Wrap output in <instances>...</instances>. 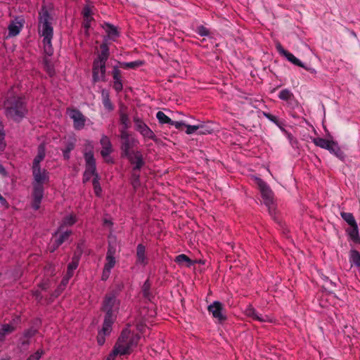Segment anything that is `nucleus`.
Segmentation results:
<instances>
[{
  "label": "nucleus",
  "instance_id": "11",
  "mask_svg": "<svg viewBox=\"0 0 360 360\" xmlns=\"http://www.w3.org/2000/svg\"><path fill=\"white\" fill-rule=\"evenodd\" d=\"M139 143V140L134 137L121 141V157L124 158L127 155L136 153V151L134 150V148L137 147Z\"/></svg>",
  "mask_w": 360,
  "mask_h": 360
},
{
  "label": "nucleus",
  "instance_id": "5",
  "mask_svg": "<svg viewBox=\"0 0 360 360\" xmlns=\"http://www.w3.org/2000/svg\"><path fill=\"white\" fill-rule=\"evenodd\" d=\"M256 184L260 191L264 205L268 207L270 214L275 213V205L274 202V193L269 185L262 179L257 178Z\"/></svg>",
  "mask_w": 360,
  "mask_h": 360
},
{
  "label": "nucleus",
  "instance_id": "19",
  "mask_svg": "<svg viewBox=\"0 0 360 360\" xmlns=\"http://www.w3.org/2000/svg\"><path fill=\"white\" fill-rule=\"evenodd\" d=\"M100 143L102 146L101 155L103 158H105L108 156L112 151V143L110 142V139L105 135L102 136Z\"/></svg>",
  "mask_w": 360,
  "mask_h": 360
},
{
  "label": "nucleus",
  "instance_id": "33",
  "mask_svg": "<svg viewBox=\"0 0 360 360\" xmlns=\"http://www.w3.org/2000/svg\"><path fill=\"white\" fill-rule=\"evenodd\" d=\"M142 292L143 296L150 301L152 298L153 297V295H152V292H150V283L148 279H147L143 286H142Z\"/></svg>",
  "mask_w": 360,
  "mask_h": 360
},
{
  "label": "nucleus",
  "instance_id": "35",
  "mask_svg": "<svg viewBox=\"0 0 360 360\" xmlns=\"http://www.w3.org/2000/svg\"><path fill=\"white\" fill-rule=\"evenodd\" d=\"M349 262L352 265L356 266L360 264V252L356 250H351L349 252Z\"/></svg>",
  "mask_w": 360,
  "mask_h": 360
},
{
  "label": "nucleus",
  "instance_id": "57",
  "mask_svg": "<svg viewBox=\"0 0 360 360\" xmlns=\"http://www.w3.org/2000/svg\"><path fill=\"white\" fill-rule=\"evenodd\" d=\"M72 276H68V274H65L64 276V277L63 278L61 282H60V284L59 285L61 287H63V288H65V286L67 285V284L69 282V280L72 278Z\"/></svg>",
  "mask_w": 360,
  "mask_h": 360
},
{
  "label": "nucleus",
  "instance_id": "21",
  "mask_svg": "<svg viewBox=\"0 0 360 360\" xmlns=\"http://www.w3.org/2000/svg\"><path fill=\"white\" fill-rule=\"evenodd\" d=\"M23 27V22L12 21L8 27V37H13L18 35Z\"/></svg>",
  "mask_w": 360,
  "mask_h": 360
},
{
  "label": "nucleus",
  "instance_id": "13",
  "mask_svg": "<svg viewBox=\"0 0 360 360\" xmlns=\"http://www.w3.org/2000/svg\"><path fill=\"white\" fill-rule=\"evenodd\" d=\"M277 50L281 55L284 56L288 61L292 63V64L303 68L305 70H308L307 68L304 65V64L297 58H296L292 53L289 52L288 51L284 49L281 44H278L277 46Z\"/></svg>",
  "mask_w": 360,
  "mask_h": 360
},
{
  "label": "nucleus",
  "instance_id": "62",
  "mask_svg": "<svg viewBox=\"0 0 360 360\" xmlns=\"http://www.w3.org/2000/svg\"><path fill=\"white\" fill-rule=\"evenodd\" d=\"M64 289L65 288H63V287L58 285L57 289L54 291V292L53 293L52 295L55 297H57L58 296H59L61 294V292L64 290Z\"/></svg>",
  "mask_w": 360,
  "mask_h": 360
},
{
  "label": "nucleus",
  "instance_id": "32",
  "mask_svg": "<svg viewBox=\"0 0 360 360\" xmlns=\"http://www.w3.org/2000/svg\"><path fill=\"white\" fill-rule=\"evenodd\" d=\"M124 283L122 282H117L113 285L111 290L107 293L108 295H111L113 297L117 298L120 293L124 289Z\"/></svg>",
  "mask_w": 360,
  "mask_h": 360
},
{
  "label": "nucleus",
  "instance_id": "51",
  "mask_svg": "<svg viewBox=\"0 0 360 360\" xmlns=\"http://www.w3.org/2000/svg\"><path fill=\"white\" fill-rule=\"evenodd\" d=\"M76 222V218L74 215H69L64 218L63 224L66 226H72Z\"/></svg>",
  "mask_w": 360,
  "mask_h": 360
},
{
  "label": "nucleus",
  "instance_id": "25",
  "mask_svg": "<svg viewBox=\"0 0 360 360\" xmlns=\"http://www.w3.org/2000/svg\"><path fill=\"white\" fill-rule=\"evenodd\" d=\"M116 318L115 317L105 316L102 329L99 332L109 335L112 330V326Z\"/></svg>",
  "mask_w": 360,
  "mask_h": 360
},
{
  "label": "nucleus",
  "instance_id": "38",
  "mask_svg": "<svg viewBox=\"0 0 360 360\" xmlns=\"http://www.w3.org/2000/svg\"><path fill=\"white\" fill-rule=\"evenodd\" d=\"M330 140H328L323 138H314L313 139V143L316 146L321 148L326 149L328 148V143H330Z\"/></svg>",
  "mask_w": 360,
  "mask_h": 360
},
{
  "label": "nucleus",
  "instance_id": "54",
  "mask_svg": "<svg viewBox=\"0 0 360 360\" xmlns=\"http://www.w3.org/2000/svg\"><path fill=\"white\" fill-rule=\"evenodd\" d=\"M115 253H116V247H115V245H112L111 243H109L108 247V251H107V253H106V256L115 257Z\"/></svg>",
  "mask_w": 360,
  "mask_h": 360
},
{
  "label": "nucleus",
  "instance_id": "39",
  "mask_svg": "<svg viewBox=\"0 0 360 360\" xmlns=\"http://www.w3.org/2000/svg\"><path fill=\"white\" fill-rule=\"evenodd\" d=\"M340 215L342 218L349 225L352 226L356 224V221L353 216V214L350 212H341Z\"/></svg>",
  "mask_w": 360,
  "mask_h": 360
},
{
  "label": "nucleus",
  "instance_id": "49",
  "mask_svg": "<svg viewBox=\"0 0 360 360\" xmlns=\"http://www.w3.org/2000/svg\"><path fill=\"white\" fill-rule=\"evenodd\" d=\"M185 127H186V133L187 134H192L195 132L198 131L199 129H202L203 125H189L186 124Z\"/></svg>",
  "mask_w": 360,
  "mask_h": 360
},
{
  "label": "nucleus",
  "instance_id": "20",
  "mask_svg": "<svg viewBox=\"0 0 360 360\" xmlns=\"http://www.w3.org/2000/svg\"><path fill=\"white\" fill-rule=\"evenodd\" d=\"M60 229L61 227L58 229L57 232L54 233V235L52 237V239H55V240L56 241V247H59L63 243L67 241L72 234L71 231H65L63 233H60Z\"/></svg>",
  "mask_w": 360,
  "mask_h": 360
},
{
  "label": "nucleus",
  "instance_id": "56",
  "mask_svg": "<svg viewBox=\"0 0 360 360\" xmlns=\"http://www.w3.org/2000/svg\"><path fill=\"white\" fill-rule=\"evenodd\" d=\"M44 65L48 73L51 75L53 72V69L51 65L49 60L46 58L44 59Z\"/></svg>",
  "mask_w": 360,
  "mask_h": 360
},
{
  "label": "nucleus",
  "instance_id": "9",
  "mask_svg": "<svg viewBox=\"0 0 360 360\" xmlns=\"http://www.w3.org/2000/svg\"><path fill=\"white\" fill-rule=\"evenodd\" d=\"M135 129L139 131L145 139L156 141V136L150 127L138 116L133 117Z\"/></svg>",
  "mask_w": 360,
  "mask_h": 360
},
{
  "label": "nucleus",
  "instance_id": "48",
  "mask_svg": "<svg viewBox=\"0 0 360 360\" xmlns=\"http://www.w3.org/2000/svg\"><path fill=\"white\" fill-rule=\"evenodd\" d=\"M96 175H98L96 171H91V170L89 171V169H85V171H84V173L83 175V182L86 183L87 181H89L90 180V179L91 178L92 176H94V177H96Z\"/></svg>",
  "mask_w": 360,
  "mask_h": 360
},
{
  "label": "nucleus",
  "instance_id": "46",
  "mask_svg": "<svg viewBox=\"0 0 360 360\" xmlns=\"http://www.w3.org/2000/svg\"><path fill=\"white\" fill-rule=\"evenodd\" d=\"M115 263H116V260H115V257L106 256L104 267L105 269H108L111 270L115 266Z\"/></svg>",
  "mask_w": 360,
  "mask_h": 360
},
{
  "label": "nucleus",
  "instance_id": "61",
  "mask_svg": "<svg viewBox=\"0 0 360 360\" xmlns=\"http://www.w3.org/2000/svg\"><path fill=\"white\" fill-rule=\"evenodd\" d=\"M110 271H111L110 269H105V267H103V273H102V277H101L103 281H105V280H107L109 278V276L110 274Z\"/></svg>",
  "mask_w": 360,
  "mask_h": 360
},
{
  "label": "nucleus",
  "instance_id": "50",
  "mask_svg": "<svg viewBox=\"0 0 360 360\" xmlns=\"http://www.w3.org/2000/svg\"><path fill=\"white\" fill-rule=\"evenodd\" d=\"M44 353V350L39 349L34 354H31L26 360H39Z\"/></svg>",
  "mask_w": 360,
  "mask_h": 360
},
{
  "label": "nucleus",
  "instance_id": "15",
  "mask_svg": "<svg viewBox=\"0 0 360 360\" xmlns=\"http://www.w3.org/2000/svg\"><path fill=\"white\" fill-rule=\"evenodd\" d=\"M118 114L120 117V122L122 127L130 128L131 122L128 115V108L123 103L119 105Z\"/></svg>",
  "mask_w": 360,
  "mask_h": 360
},
{
  "label": "nucleus",
  "instance_id": "24",
  "mask_svg": "<svg viewBox=\"0 0 360 360\" xmlns=\"http://www.w3.org/2000/svg\"><path fill=\"white\" fill-rule=\"evenodd\" d=\"M146 248L143 244H139L136 248V263L145 266L148 263V258L145 255Z\"/></svg>",
  "mask_w": 360,
  "mask_h": 360
},
{
  "label": "nucleus",
  "instance_id": "52",
  "mask_svg": "<svg viewBox=\"0 0 360 360\" xmlns=\"http://www.w3.org/2000/svg\"><path fill=\"white\" fill-rule=\"evenodd\" d=\"M94 20V18H84L82 26L85 29L86 35H89V29L91 27V22Z\"/></svg>",
  "mask_w": 360,
  "mask_h": 360
},
{
  "label": "nucleus",
  "instance_id": "23",
  "mask_svg": "<svg viewBox=\"0 0 360 360\" xmlns=\"http://www.w3.org/2000/svg\"><path fill=\"white\" fill-rule=\"evenodd\" d=\"M84 158L86 162V169L89 171H96V160L94 158V153L91 150L85 152Z\"/></svg>",
  "mask_w": 360,
  "mask_h": 360
},
{
  "label": "nucleus",
  "instance_id": "31",
  "mask_svg": "<svg viewBox=\"0 0 360 360\" xmlns=\"http://www.w3.org/2000/svg\"><path fill=\"white\" fill-rule=\"evenodd\" d=\"M245 314L248 317L252 318L253 320H256V321H258L260 322L264 321V319L258 314V313L256 311V310L252 306H248L246 308Z\"/></svg>",
  "mask_w": 360,
  "mask_h": 360
},
{
  "label": "nucleus",
  "instance_id": "45",
  "mask_svg": "<svg viewBox=\"0 0 360 360\" xmlns=\"http://www.w3.org/2000/svg\"><path fill=\"white\" fill-rule=\"evenodd\" d=\"M111 74L113 79V82L122 81V72L120 71L118 67L114 66Z\"/></svg>",
  "mask_w": 360,
  "mask_h": 360
},
{
  "label": "nucleus",
  "instance_id": "29",
  "mask_svg": "<svg viewBox=\"0 0 360 360\" xmlns=\"http://www.w3.org/2000/svg\"><path fill=\"white\" fill-rule=\"evenodd\" d=\"M351 229L348 230V235L349 236L350 238L355 243H360V236L359 234V229H358V225L357 223L350 226Z\"/></svg>",
  "mask_w": 360,
  "mask_h": 360
},
{
  "label": "nucleus",
  "instance_id": "55",
  "mask_svg": "<svg viewBox=\"0 0 360 360\" xmlns=\"http://www.w3.org/2000/svg\"><path fill=\"white\" fill-rule=\"evenodd\" d=\"M112 87L117 93L121 92L123 89L122 81L113 82Z\"/></svg>",
  "mask_w": 360,
  "mask_h": 360
},
{
  "label": "nucleus",
  "instance_id": "3",
  "mask_svg": "<svg viewBox=\"0 0 360 360\" xmlns=\"http://www.w3.org/2000/svg\"><path fill=\"white\" fill-rule=\"evenodd\" d=\"M34 181L32 183V207L37 210L40 207L41 200L44 197V184L49 181V172L46 169H41L39 167H32Z\"/></svg>",
  "mask_w": 360,
  "mask_h": 360
},
{
  "label": "nucleus",
  "instance_id": "43",
  "mask_svg": "<svg viewBox=\"0 0 360 360\" xmlns=\"http://www.w3.org/2000/svg\"><path fill=\"white\" fill-rule=\"evenodd\" d=\"M94 6L86 4L84 6L82 14L84 18H94L91 15H93L92 9Z\"/></svg>",
  "mask_w": 360,
  "mask_h": 360
},
{
  "label": "nucleus",
  "instance_id": "22",
  "mask_svg": "<svg viewBox=\"0 0 360 360\" xmlns=\"http://www.w3.org/2000/svg\"><path fill=\"white\" fill-rule=\"evenodd\" d=\"M46 156V148L43 143H41L37 148V155L34 158L32 167H39L40 162L43 161Z\"/></svg>",
  "mask_w": 360,
  "mask_h": 360
},
{
  "label": "nucleus",
  "instance_id": "1",
  "mask_svg": "<svg viewBox=\"0 0 360 360\" xmlns=\"http://www.w3.org/2000/svg\"><path fill=\"white\" fill-rule=\"evenodd\" d=\"M2 108L5 117L16 123H20L29 112L25 97L16 94L13 90L8 91L4 96Z\"/></svg>",
  "mask_w": 360,
  "mask_h": 360
},
{
  "label": "nucleus",
  "instance_id": "17",
  "mask_svg": "<svg viewBox=\"0 0 360 360\" xmlns=\"http://www.w3.org/2000/svg\"><path fill=\"white\" fill-rule=\"evenodd\" d=\"M326 150H328L331 154H333L335 157L341 160H343L345 158V153L340 149L338 143L333 140L330 141V143H328V148H326Z\"/></svg>",
  "mask_w": 360,
  "mask_h": 360
},
{
  "label": "nucleus",
  "instance_id": "27",
  "mask_svg": "<svg viewBox=\"0 0 360 360\" xmlns=\"http://www.w3.org/2000/svg\"><path fill=\"white\" fill-rule=\"evenodd\" d=\"M102 103L104 108L108 111L114 110V105L110 99V95L108 91L103 89L101 91Z\"/></svg>",
  "mask_w": 360,
  "mask_h": 360
},
{
  "label": "nucleus",
  "instance_id": "30",
  "mask_svg": "<svg viewBox=\"0 0 360 360\" xmlns=\"http://www.w3.org/2000/svg\"><path fill=\"white\" fill-rule=\"evenodd\" d=\"M15 330V327L11 324L5 323L0 329V342L4 340L5 336Z\"/></svg>",
  "mask_w": 360,
  "mask_h": 360
},
{
  "label": "nucleus",
  "instance_id": "41",
  "mask_svg": "<svg viewBox=\"0 0 360 360\" xmlns=\"http://www.w3.org/2000/svg\"><path fill=\"white\" fill-rule=\"evenodd\" d=\"M294 97L293 94L288 89H285L280 91L278 98L281 100L288 101Z\"/></svg>",
  "mask_w": 360,
  "mask_h": 360
},
{
  "label": "nucleus",
  "instance_id": "60",
  "mask_svg": "<svg viewBox=\"0 0 360 360\" xmlns=\"http://www.w3.org/2000/svg\"><path fill=\"white\" fill-rule=\"evenodd\" d=\"M37 332V330H35L34 328H30V329L27 330V331H25L24 335L27 338H30L33 337L34 335H35Z\"/></svg>",
  "mask_w": 360,
  "mask_h": 360
},
{
  "label": "nucleus",
  "instance_id": "14",
  "mask_svg": "<svg viewBox=\"0 0 360 360\" xmlns=\"http://www.w3.org/2000/svg\"><path fill=\"white\" fill-rule=\"evenodd\" d=\"M82 254V251L80 249L79 246L78 245L77 250L75 252L72 257L71 262L68 265L66 274H68V276H73L74 271L77 268L79 265Z\"/></svg>",
  "mask_w": 360,
  "mask_h": 360
},
{
  "label": "nucleus",
  "instance_id": "10",
  "mask_svg": "<svg viewBox=\"0 0 360 360\" xmlns=\"http://www.w3.org/2000/svg\"><path fill=\"white\" fill-rule=\"evenodd\" d=\"M105 63L95 60L93 63L92 75L94 82L105 81Z\"/></svg>",
  "mask_w": 360,
  "mask_h": 360
},
{
  "label": "nucleus",
  "instance_id": "47",
  "mask_svg": "<svg viewBox=\"0 0 360 360\" xmlns=\"http://www.w3.org/2000/svg\"><path fill=\"white\" fill-rule=\"evenodd\" d=\"M128 129L129 128H124V127H122L121 129H120V139L121 141L127 140V139L133 137L131 135V134L127 131Z\"/></svg>",
  "mask_w": 360,
  "mask_h": 360
},
{
  "label": "nucleus",
  "instance_id": "6",
  "mask_svg": "<svg viewBox=\"0 0 360 360\" xmlns=\"http://www.w3.org/2000/svg\"><path fill=\"white\" fill-rule=\"evenodd\" d=\"M120 301L111 295H105L101 307V311L105 312V316L117 318L120 309Z\"/></svg>",
  "mask_w": 360,
  "mask_h": 360
},
{
  "label": "nucleus",
  "instance_id": "18",
  "mask_svg": "<svg viewBox=\"0 0 360 360\" xmlns=\"http://www.w3.org/2000/svg\"><path fill=\"white\" fill-rule=\"evenodd\" d=\"M110 56V50L108 43L105 40L100 45V53L98 55V57L95 59V60H98L99 62L106 63Z\"/></svg>",
  "mask_w": 360,
  "mask_h": 360
},
{
  "label": "nucleus",
  "instance_id": "44",
  "mask_svg": "<svg viewBox=\"0 0 360 360\" xmlns=\"http://www.w3.org/2000/svg\"><path fill=\"white\" fill-rule=\"evenodd\" d=\"M195 32L202 37H207L210 35V30L203 25L197 26Z\"/></svg>",
  "mask_w": 360,
  "mask_h": 360
},
{
  "label": "nucleus",
  "instance_id": "63",
  "mask_svg": "<svg viewBox=\"0 0 360 360\" xmlns=\"http://www.w3.org/2000/svg\"><path fill=\"white\" fill-rule=\"evenodd\" d=\"M210 132H211V130L207 129L205 126H203L202 129H199L198 130V134H210Z\"/></svg>",
  "mask_w": 360,
  "mask_h": 360
},
{
  "label": "nucleus",
  "instance_id": "16",
  "mask_svg": "<svg viewBox=\"0 0 360 360\" xmlns=\"http://www.w3.org/2000/svg\"><path fill=\"white\" fill-rule=\"evenodd\" d=\"M101 27L105 31L110 39L115 41V39L120 36V32L117 27L112 24L103 22Z\"/></svg>",
  "mask_w": 360,
  "mask_h": 360
},
{
  "label": "nucleus",
  "instance_id": "4",
  "mask_svg": "<svg viewBox=\"0 0 360 360\" xmlns=\"http://www.w3.org/2000/svg\"><path fill=\"white\" fill-rule=\"evenodd\" d=\"M140 340V335L132 333L129 328L121 332L114 347L120 352V356L127 355L132 352Z\"/></svg>",
  "mask_w": 360,
  "mask_h": 360
},
{
  "label": "nucleus",
  "instance_id": "2",
  "mask_svg": "<svg viewBox=\"0 0 360 360\" xmlns=\"http://www.w3.org/2000/svg\"><path fill=\"white\" fill-rule=\"evenodd\" d=\"M53 17L50 14L48 7L44 4L39 12V34L43 37L44 51L46 55L51 56L53 53L52 39L53 28L51 25Z\"/></svg>",
  "mask_w": 360,
  "mask_h": 360
},
{
  "label": "nucleus",
  "instance_id": "37",
  "mask_svg": "<svg viewBox=\"0 0 360 360\" xmlns=\"http://www.w3.org/2000/svg\"><path fill=\"white\" fill-rule=\"evenodd\" d=\"M156 117L158 122L162 124H167L170 125L172 123V120L162 111H158L156 113Z\"/></svg>",
  "mask_w": 360,
  "mask_h": 360
},
{
  "label": "nucleus",
  "instance_id": "58",
  "mask_svg": "<svg viewBox=\"0 0 360 360\" xmlns=\"http://www.w3.org/2000/svg\"><path fill=\"white\" fill-rule=\"evenodd\" d=\"M107 335H104L103 333L98 332V336H97V342L99 345H103L105 343V337Z\"/></svg>",
  "mask_w": 360,
  "mask_h": 360
},
{
  "label": "nucleus",
  "instance_id": "64",
  "mask_svg": "<svg viewBox=\"0 0 360 360\" xmlns=\"http://www.w3.org/2000/svg\"><path fill=\"white\" fill-rule=\"evenodd\" d=\"M58 247H56V241L55 239H53L52 244L51 245L49 249L51 252H54Z\"/></svg>",
  "mask_w": 360,
  "mask_h": 360
},
{
  "label": "nucleus",
  "instance_id": "53",
  "mask_svg": "<svg viewBox=\"0 0 360 360\" xmlns=\"http://www.w3.org/2000/svg\"><path fill=\"white\" fill-rule=\"evenodd\" d=\"M117 356H120V352L117 349L113 347L111 352L108 355L105 360H115Z\"/></svg>",
  "mask_w": 360,
  "mask_h": 360
},
{
  "label": "nucleus",
  "instance_id": "12",
  "mask_svg": "<svg viewBox=\"0 0 360 360\" xmlns=\"http://www.w3.org/2000/svg\"><path fill=\"white\" fill-rule=\"evenodd\" d=\"M124 158H126L130 164L133 165L131 170L140 171L143 166L145 165L143 155L139 150H136V153L127 155Z\"/></svg>",
  "mask_w": 360,
  "mask_h": 360
},
{
  "label": "nucleus",
  "instance_id": "8",
  "mask_svg": "<svg viewBox=\"0 0 360 360\" xmlns=\"http://www.w3.org/2000/svg\"><path fill=\"white\" fill-rule=\"evenodd\" d=\"M67 113L73 121V127L75 130L79 131L84 128L86 117L77 108H68Z\"/></svg>",
  "mask_w": 360,
  "mask_h": 360
},
{
  "label": "nucleus",
  "instance_id": "59",
  "mask_svg": "<svg viewBox=\"0 0 360 360\" xmlns=\"http://www.w3.org/2000/svg\"><path fill=\"white\" fill-rule=\"evenodd\" d=\"M172 126H174L177 129H182L184 127H185L186 124L183 122L179 121H173L172 120L171 124Z\"/></svg>",
  "mask_w": 360,
  "mask_h": 360
},
{
  "label": "nucleus",
  "instance_id": "28",
  "mask_svg": "<svg viewBox=\"0 0 360 360\" xmlns=\"http://www.w3.org/2000/svg\"><path fill=\"white\" fill-rule=\"evenodd\" d=\"M174 262L179 265H185L187 267H190L193 264V262L184 254L177 255L174 259Z\"/></svg>",
  "mask_w": 360,
  "mask_h": 360
},
{
  "label": "nucleus",
  "instance_id": "7",
  "mask_svg": "<svg viewBox=\"0 0 360 360\" xmlns=\"http://www.w3.org/2000/svg\"><path fill=\"white\" fill-rule=\"evenodd\" d=\"M207 311L212 314V318L219 323L224 322L227 319L224 305L219 301H214L212 304H210L207 307Z\"/></svg>",
  "mask_w": 360,
  "mask_h": 360
},
{
  "label": "nucleus",
  "instance_id": "26",
  "mask_svg": "<svg viewBox=\"0 0 360 360\" xmlns=\"http://www.w3.org/2000/svg\"><path fill=\"white\" fill-rule=\"evenodd\" d=\"M263 115L266 118H267L269 121L274 123L282 131H285V124L284 121L280 120L279 119H278L277 117H276L275 115H274L269 112H263Z\"/></svg>",
  "mask_w": 360,
  "mask_h": 360
},
{
  "label": "nucleus",
  "instance_id": "42",
  "mask_svg": "<svg viewBox=\"0 0 360 360\" xmlns=\"http://www.w3.org/2000/svg\"><path fill=\"white\" fill-rule=\"evenodd\" d=\"M92 184L96 195L100 196L102 192V188L100 185L98 175H96V177H94Z\"/></svg>",
  "mask_w": 360,
  "mask_h": 360
},
{
  "label": "nucleus",
  "instance_id": "34",
  "mask_svg": "<svg viewBox=\"0 0 360 360\" xmlns=\"http://www.w3.org/2000/svg\"><path fill=\"white\" fill-rule=\"evenodd\" d=\"M143 62L142 60H135L131 62H122L120 63V66L124 69H136L143 65Z\"/></svg>",
  "mask_w": 360,
  "mask_h": 360
},
{
  "label": "nucleus",
  "instance_id": "40",
  "mask_svg": "<svg viewBox=\"0 0 360 360\" xmlns=\"http://www.w3.org/2000/svg\"><path fill=\"white\" fill-rule=\"evenodd\" d=\"M75 148V143L72 142H68L65 148L62 149L63 158L65 160H69L70 159V152Z\"/></svg>",
  "mask_w": 360,
  "mask_h": 360
},
{
  "label": "nucleus",
  "instance_id": "36",
  "mask_svg": "<svg viewBox=\"0 0 360 360\" xmlns=\"http://www.w3.org/2000/svg\"><path fill=\"white\" fill-rule=\"evenodd\" d=\"M131 181L132 186L135 189L140 186V171L131 170Z\"/></svg>",
  "mask_w": 360,
  "mask_h": 360
}]
</instances>
